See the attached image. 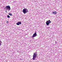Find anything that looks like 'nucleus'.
Returning <instances> with one entry per match:
<instances>
[{
    "mask_svg": "<svg viewBox=\"0 0 62 62\" xmlns=\"http://www.w3.org/2000/svg\"><path fill=\"white\" fill-rule=\"evenodd\" d=\"M38 61V62H39Z\"/></svg>",
    "mask_w": 62,
    "mask_h": 62,
    "instance_id": "obj_14",
    "label": "nucleus"
},
{
    "mask_svg": "<svg viewBox=\"0 0 62 62\" xmlns=\"http://www.w3.org/2000/svg\"><path fill=\"white\" fill-rule=\"evenodd\" d=\"M23 12L24 14H26V13H27V12H28V9L26 8H24L23 9Z\"/></svg>",
    "mask_w": 62,
    "mask_h": 62,
    "instance_id": "obj_2",
    "label": "nucleus"
},
{
    "mask_svg": "<svg viewBox=\"0 0 62 62\" xmlns=\"http://www.w3.org/2000/svg\"><path fill=\"white\" fill-rule=\"evenodd\" d=\"M57 13V12L56 11L54 12H53L52 14H54V15H56V14Z\"/></svg>",
    "mask_w": 62,
    "mask_h": 62,
    "instance_id": "obj_7",
    "label": "nucleus"
},
{
    "mask_svg": "<svg viewBox=\"0 0 62 62\" xmlns=\"http://www.w3.org/2000/svg\"><path fill=\"white\" fill-rule=\"evenodd\" d=\"M6 23H8V21H7L6 22Z\"/></svg>",
    "mask_w": 62,
    "mask_h": 62,
    "instance_id": "obj_11",
    "label": "nucleus"
},
{
    "mask_svg": "<svg viewBox=\"0 0 62 62\" xmlns=\"http://www.w3.org/2000/svg\"><path fill=\"white\" fill-rule=\"evenodd\" d=\"M2 42L0 41V46H1L2 45Z\"/></svg>",
    "mask_w": 62,
    "mask_h": 62,
    "instance_id": "obj_9",
    "label": "nucleus"
},
{
    "mask_svg": "<svg viewBox=\"0 0 62 62\" xmlns=\"http://www.w3.org/2000/svg\"><path fill=\"white\" fill-rule=\"evenodd\" d=\"M14 53H13V54H14Z\"/></svg>",
    "mask_w": 62,
    "mask_h": 62,
    "instance_id": "obj_15",
    "label": "nucleus"
},
{
    "mask_svg": "<svg viewBox=\"0 0 62 62\" xmlns=\"http://www.w3.org/2000/svg\"><path fill=\"white\" fill-rule=\"evenodd\" d=\"M55 44H56V42L55 41Z\"/></svg>",
    "mask_w": 62,
    "mask_h": 62,
    "instance_id": "obj_12",
    "label": "nucleus"
},
{
    "mask_svg": "<svg viewBox=\"0 0 62 62\" xmlns=\"http://www.w3.org/2000/svg\"><path fill=\"white\" fill-rule=\"evenodd\" d=\"M37 32H36V31H35L34 34H33L31 38H34V37H37Z\"/></svg>",
    "mask_w": 62,
    "mask_h": 62,
    "instance_id": "obj_5",
    "label": "nucleus"
},
{
    "mask_svg": "<svg viewBox=\"0 0 62 62\" xmlns=\"http://www.w3.org/2000/svg\"><path fill=\"white\" fill-rule=\"evenodd\" d=\"M7 18H10V16H9L8 15L7 16Z\"/></svg>",
    "mask_w": 62,
    "mask_h": 62,
    "instance_id": "obj_10",
    "label": "nucleus"
},
{
    "mask_svg": "<svg viewBox=\"0 0 62 62\" xmlns=\"http://www.w3.org/2000/svg\"><path fill=\"white\" fill-rule=\"evenodd\" d=\"M6 12H7H7L6 11Z\"/></svg>",
    "mask_w": 62,
    "mask_h": 62,
    "instance_id": "obj_13",
    "label": "nucleus"
},
{
    "mask_svg": "<svg viewBox=\"0 0 62 62\" xmlns=\"http://www.w3.org/2000/svg\"><path fill=\"white\" fill-rule=\"evenodd\" d=\"M8 15H10V16H12V14L11 13H9Z\"/></svg>",
    "mask_w": 62,
    "mask_h": 62,
    "instance_id": "obj_8",
    "label": "nucleus"
},
{
    "mask_svg": "<svg viewBox=\"0 0 62 62\" xmlns=\"http://www.w3.org/2000/svg\"><path fill=\"white\" fill-rule=\"evenodd\" d=\"M37 55H38L37 53L36 52H35L34 53H33V58L32 59H33V60H37L36 58L37 56Z\"/></svg>",
    "mask_w": 62,
    "mask_h": 62,
    "instance_id": "obj_1",
    "label": "nucleus"
},
{
    "mask_svg": "<svg viewBox=\"0 0 62 62\" xmlns=\"http://www.w3.org/2000/svg\"><path fill=\"white\" fill-rule=\"evenodd\" d=\"M51 23V21L50 20H49L48 21H46V24L47 25H49V24L50 23Z\"/></svg>",
    "mask_w": 62,
    "mask_h": 62,
    "instance_id": "obj_4",
    "label": "nucleus"
},
{
    "mask_svg": "<svg viewBox=\"0 0 62 62\" xmlns=\"http://www.w3.org/2000/svg\"><path fill=\"white\" fill-rule=\"evenodd\" d=\"M22 24V22L21 21H19L16 23L17 25H19L20 24Z\"/></svg>",
    "mask_w": 62,
    "mask_h": 62,
    "instance_id": "obj_6",
    "label": "nucleus"
},
{
    "mask_svg": "<svg viewBox=\"0 0 62 62\" xmlns=\"http://www.w3.org/2000/svg\"><path fill=\"white\" fill-rule=\"evenodd\" d=\"M5 8L6 9V10H8V11L10 10V7L9 6H6Z\"/></svg>",
    "mask_w": 62,
    "mask_h": 62,
    "instance_id": "obj_3",
    "label": "nucleus"
}]
</instances>
